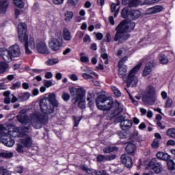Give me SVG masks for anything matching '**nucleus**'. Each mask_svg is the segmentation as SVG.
<instances>
[{
  "mask_svg": "<svg viewBox=\"0 0 175 175\" xmlns=\"http://www.w3.org/2000/svg\"><path fill=\"white\" fill-rule=\"evenodd\" d=\"M16 119L23 125H27L30 122L35 129H40L43 125L49 122V116L40 112H34L30 114V117L28 115H17Z\"/></svg>",
  "mask_w": 175,
  "mask_h": 175,
  "instance_id": "obj_1",
  "label": "nucleus"
},
{
  "mask_svg": "<svg viewBox=\"0 0 175 175\" xmlns=\"http://www.w3.org/2000/svg\"><path fill=\"white\" fill-rule=\"evenodd\" d=\"M136 27V23L133 21H128L124 20L122 21L116 27V33L114 36V42H118V40H122V42H125L131 38V35L124 34L128 32H132Z\"/></svg>",
  "mask_w": 175,
  "mask_h": 175,
  "instance_id": "obj_2",
  "label": "nucleus"
},
{
  "mask_svg": "<svg viewBox=\"0 0 175 175\" xmlns=\"http://www.w3.org/2000/svg\"><path fill=\"white\" fill-rule=\"evenodd\" d=\"M18 34L19 40L25 44L26 54H32L31 50H35L36 44L33 38H30L28 41V35L27 34V25L24 23H21L18 25ZM31 50L29 49V48Z\"/></svg>",
  "mask_w": 175,
  "mask_h": 175,
  "instance_id": "obj_3",
  "label": "nucleus"
},
{
  "mask_svg": "<svg viewBox=\"0 0 175 175\" xmlns=\"http://www.w3.org/2000/svg\"><path fill=\"white\" fill-rule=\"evenodd\" d=\"M0 142L7 147H13L16 143L12 137H16V131H9L3 124H0Z\"/></svg>",
  "mask_w": 175,
  "mask_h": 175,
  "instance_id": "obj_4",
  "label": "nucleus"
},
{
  "mask_svg": "<svg viewBox=\"0 0 175 175\" xmlns=\"http://www.w3.org/2000/svg\"><path fill=\"white\" fill-rule=\"evenodd\" d=\"M142 63L138 64L135 67H134L131 71L129 75L127 77V87H137V83H139V79H137V77L135 76L136 73L139 72V70L140 68H142Z\"/></svg>",
  "mask_w": 175,
  "mask_h": 175,
  "instance_id": "obj_5",
  "label": "nucleus"
},
{
  "mask_svg": "<svg viewBox=\"0 0 175 175\" xmlns=\"http://www.w3.org/2000/svg\"><path fill=\"white\" fill-rule=\"evenodd\" d=\"M155 88L152 85H149L146 88V90L142 97L144 103H155Z\"/></svg>",
  "mask_w": 175,
  "mask_h": 175,
  "instance_id": "obj_6",
  "label": "nucleus"
},
{
  "mask_svg": "<svg viewBox=\"0 0 175 175\" xmlns=\"http://www.w3.org/2000/svg\"><path fill=\"white\" fill-rule=\"evenodd\" d=\"M40 107L42 113L53 114L55 107L47 99V97H44L40 100Z\"/></svg>",
  "mask_w": 175,
  "mask_h": 175,
  "instance_id": "obj_7",
  "label": "nucleus"
},
{
  "mask_svg": "<svg viewBox=\"0 0 175 175\" xmlns=\"http://www.w3.org/2000/svg\"><path fill=\"white\" fill-rule=\"evenodd\" d=\"M71 96H75V103H77L78 100H83L85 97V93L87 92L83 87L76 88L71 87L69 88Z\"/></svg>",
  "mask_w": 175,
  "mask_h": 175,
  "instance_id": "obj_8",
  "label": "nucleus"
},
{
  "mask_svg": "<svg viewBox=\"0 0 175 175\" xmlns=\"http://www.w3.org/2000/svg\"><path fill=\"white\" fill-rule=\"evenodd\" d=\"M146 169L150 170L151 173H156V174H159L162 172V165H161V163H159L157 159H152L148 163Z\"/></svg>",
  "mask_w": 175,
  "mask_h": 175,
  "instance_id": "obj_9",
  "label": "nucleus"
},
{
  "mask_svg": "<svg viewBox=\"0 0 175 175\" xmlns=\"http://www.w3.org/2000/svg\"><path fill=\"white\" fill-rule=\"evenodd\" d=\"M49 45L53 51H58L64 46V40L62 38H51L49 42Z\"/></svg>",
  "mask_w": 175,
  "mask_h": 175,
  "instance_id": "obj_10",
  "label": "nucleus"
},
{
  "mask_svg": "<svg viewBox=\"0 0 175 175\" xmlns=\"http://www.w3.org/2000/svg\"><path fill=\"white\" fill-rule=\"evenodd\" d=\"M19 136L21 137H23L20 139V142L23 144L25 147L27 148H29V147H32V144H33V142L32 141V138L28 135V134L26 133H20Z\"/></svg>",
  "mask_w": 175,
  "mask_h": 175,
  "instance_id": "obj_11",
  "label": "nucleus"
},
{
  "mask_svg": "<svg viewBox=\"0 0 175 175\" xmlns=\"http://www.w3.org/2000/svg\"><path fill=\"white\" fill-rule=\"evenodd\" d=\"M125 61H128V57L126 56L120 59L118 63L119 76L123 78L126 76V72H128V68L126 66H124Z\"/></svg>",
  "mask_w": 175,
  "mask_h": 175,
  "instance_id": "obj_12",
  "label": "nucleus"
},
{
  "mask_svg": "<svg viewBox=\"0 0 175 175\" xmlns=\"http://www.w3.org/2000/svg\"><path fill=\"white\" fill-rule=\"evenodd\" d=\"M36 49L40 54H49L50 53L47 45H46V43L42 40L37 41Z\"/></svg>",
  "mask_w": 175,
  "mask_h": 175,
  "instance_id": "obj_13",
  "label": "nucleus"
},
{
  "mask_svg": "<svg viewBox=\"0 0 175 175\" xmlns=\"http://www.w3.org/2000/svg\"><path fill=\"white\" fill-rule=\"evenodd\" d=\"M0 56L4 61H5V62H12V60L13 59V57L12 56L10 49L8 50L6 49L1 48Z\"/></svg>",
  "mask_w": 175,
  "mask_h": 175,
  "instance_id": "obj_14",
  "label": "nucleus"
},
{
  "mask_svg": "<svg viewBox=\"0 0 175 175\" xmlns=\"http://www.w3.org/2000/svg\"><path fill=\"white\" fill-rule=\"evenodd\" d=\"M9 50L12 58H18L19 57H21V49H20V46L17 44L12 45L9 48Z\"/></svg>",
  "mask_w": 175,
  "mask_h": 175,
  "instance_id": "obj_15",
  "label": "nucleus"
},
{
  "mask_svg": "<svg viewBox=\"0 0 175 175\" xmlns=\"http://www.w3.org/2000/svg\"><path fill=\"white\" fill-rule=\"evenodd\" d=\"M107 100H109V98L105 95H98V97L96 98V104L98 109L99 110L102 107V106H103L105 103L107 102Z\"/></svg>",
  "mask_w": 175,
  "mask_h": 175,
  "instance_id": "obj_16",
  "label": "nucleus"
},
{
  "mask_svg": "<svg viewBox=\"0 0 175 175\" xmlns=\"http://www.w3.org/2000/svg\"><path fill=\"white\" fill-rule=\"evenodd\" d=\"M10 1L9 0H0V14H5L8 12V8Z\"/></svg>",
  "mask_w": 175,
  "mask_h": 175,
  "instance_id": "obj_17",
  "label": "nucleus"
},
{
  "mask_svg": "<svg viewBox=\"0 0 175 175\" xmlns=\"http://www.w3.org/2000/svg\"><path fill=\"white\" fill-rule=\"evenodd\" d=\"M121 159L122 163L126 166V167H132L133 162L132 159L128 157L126 154H122L121 156Z\"/></svg>",
  "mask_w": 175,
  "mask_h": 175,
  "instance_id": "obj_18",
  "label": "nucleus"
},
{
  "mask_svg": "<svg viewBox=\"0 0 175 175\" xmlns=\"http://www.w3.org/2000/svg\"><path fill=\"white\" fill-rule=\"evenodd\" d=\"M126 151L129 155L133 157V155H135V152H136V145L132 142H129L126 147Z\"/></svg>",
  "mask_w": 175,
  "mask_h": 175,
  "instance_id": "obj_19",
  "label": "nucleus"
},
{
  "mask_svg": "<svg viewBox=\"0 0 175 175\" xmlns=\"http://www.w3.org/2000/svg\"><path fill=\"white\" fill-rule=\"evenodd\" d=\"M154 66V62H148L143 71V76H148L152 72V68Z\"/></svg>",
  "mask_w": 175,
  "mask_h": 175,
  "instance_id": "obj_20",
  "label": "nucleus"
},
{
  "mask_svg": "<svg viewBox=\"0 0 175 175\" xmlns=\"http://www.w3.org/2000/svg\"><path fill=\"white\" fill-rule=\"evenodd\" d=\"M62 38L65 42H70L73 36L68 28H64L62 31Z\"/></svg>",
  "mask_w": 175,
  "mask_h": 175,
  "instance_id": "obj_21",
  "label": "nucleus"
},
{
  "mask_svg": "<svg viewBox=\"0 0 175 175\" xmlns=\"http://www.w3.org/2000/svg\"><path fill=\"white\" fill-rule=\"evenodd\" d=\"M133 124L132 120L126 119L125 120L121 122L120 128H122L123 131H128V129H131V128H132Z\"/></svg>",
  "mask_w": 175,
  "mask_h": 175,
  "instance_id": "obj_22",
  "label": "nucleus"
},
{
  "mask_svg": "<svg viewBox=\"0 0 175 175\" xmlns=\"http://www.w3.org/2000/svg\"><path fill=\"white\" fill-rule=\"evenodd\" d=\"M163 10V7L162 5H156L148 8L147 10L148 14H155V13H160Z\"/></svg>",
  "mask_w": 175,
  "mask_h": 175,
  "instance_id": "obj_23",
  "label": "nucleus"
},
{
  "mask_svg": "<svg viewBox=\"0 0 175 175\" xmlns=\"http://www.w3.org/2000/svg\"><path fill=\"white\" fill-rule=\"evenodd\" d=\"M46 99L49 100L51 103H52L53 106L55 107H58L59 106V103H58V100H57V98L55 97V94L52 93L46 97Z\"/></svg>",
  "mask_w": 175,
  "mask_h": 175,
  "instance_id": "obj_24",
  "label": "nucleus"
},
{
  "mask_svg": "<svg viewBox=\"0 0 175 175\" xmlns=\"http://www.w3.org/2000/svg\"><path fill=\"white\" fill-rule=\"evenodd\" d=\"M106 102L107 104H104L103 105H102L99 110H102L103 111H109V110H111V109H113V100H108Z\"/></svg>",
  "mask_w": 175,
  "mask_h": 175,
  "instance_id": "obj_25",
  "label": "nucleus"
},
{
  "mask_svg": "<svg viewBox=\"0 0 175 175\" xmlns=\"http://www.w3.org/2000/svg\"><path fill=\"white\" fill-rule=\"evenodd\" d=\"M156 157L157 159H160V161H169L170 158H172L170 155L167 153H164L163 152H157Z\"/></svg>",
  "mask_w": 175,
  "mask_h": 175,
  "instance_id": "obj_26",
  "label": "nucleus"
},
{
  "mask_svg": "<svg viewBox=\"0 0 175 175\" xmlns=\"http://www.w3.org/2000/svg\"><path fill=\"white\" fill-rule=\"evenodd\" d=\"M17 96H18V99L21 102H25V100H28V99H29L31 94L28 92L19 93L18 94Z\"/></svg>",
  "mask_w": 175,
  "mask_h": 175,
  "instance_id": "obj_27",
  "label": "nucleus"
},
{
  "mask_svg": "<svg viewBox=\"0 0 175 175\" xmlns=\"http://www.w3.org/2000/svg\"><path fill=\"white\" fill-rule=\"evenodd\" d=\"M130 16L133 20H135L139 18V17L142 16V12H140L139 10H133L130 12Z\"/></svg>",
  "mask_w": 175,
  "mask_h": 175,
  "instance_id": "obj_28",
  "label": "nucleus"
},
{
  "mask_svg": "<svg viewBox=\"0 0 175 175\" xmlns=\"http://www.w3.org/2000/svg\"><path fill=\"white\" fill-rule=\"evenodd\" d=\"M8 68L9 64H8L6 62H0V75L5 73V72L8 70Z\"/></svg>",
  "mask_w": 175,
  "mask_h": 175,
  "instance_id": "obj_29",
  "label": "nucleus"
},
{
  "mask_svg": "<svg viewBox=\"0 0 175 175\" xmlns=\"http://www.w3.org/2000/svg\"><path fill=\"white\" fill-rule=\"evenodd\" d=\"M59 62V60L58 59L52 58L49 59L46 62V65L48 66H53V65H55V64H58Z\"/></svg>",
  "mask_w": 175,
  "mask_h": 175,
  "instance_id": "obj_30",
  "label": "nucleus"
},
{
  "mask_svg": "<svg viewBox=\"0 0 175 175\" xmlns=\"http://www.w3.org/2000/svg\"><path fill=\"white\" fill-rule=\"evenodd\" d=\"M118 150V148L114 146H107L103 149V152L105 154H110V152H113V151H116Z\"/></svg>",
  "mask_w": 175,
  "mask_h": 175,
  "instance_id": "obj_31",
  "label": "nucleus"
},
{
  "mask_svg": "<svg viewBox=\"0 0 175 175\" xmlns=\"http://www.w3.org/2000/svg\"><path fill=\"white\" fill-rule=\"evenodd\" d=\"M66 21H70L73 18V12L72 11H66L64 14Z\"/></svg>",
  "mask_w": 175,
  "mask_h": 175,
  "instance_id": "obj_32",
  "label": "nucleus"
},
{
  "mask_svg": "<svg viewBox=\"0 0 175 175\" xmlns=\"http://www.w3.org/2000/svg\"><path fill=\"white\" fill-rule=\"evenodd\" d=\"M167 136L172 137V139H175V129L171 128L169 129L166 132Z\"/></svg>",
  "mask_w": 175,
  "mask_h": 175,
  "instance_id": "obj_33",
  "label": "nucleus"
},
{
  "mask_svg": "<svg viewBox=\"0 0 175 175\" xmlns=\"http://www.w3.org/2000/svg\"><path fill=\"white\" fill-rule=\"evenodd\" d=\"M14 3L15 6L19 8V9H23L25 5L23 0H14Z\"/></svg>",
  "mask_w": 175,
  "mask_h": 175,
  "instance_id": "obj_34",
  "label": "nucleus"
},
{
  "mask_svg": "<svg viewBox=\"0 0 175 175\" xmlns=\"http://www.w3.org/2000/svg\"><path fill=\"white\" fill-rule=\"evenodd\" d=\"M159 61L163 65H166L167 62H169V59H167V56L165 55H161L159 57Z\"/></svg>",
  "mask_w": 175,
  "mask_h": 175,
  "instance_id": "obj_35",
  "label": "nucleus"
},
{
  "mask_svg": "<svg viewBox=\"0 0 175 175\" xmlns=\"http://www.w3.org/2000/svg\"><path fill=\"white\" fill-rule=\"evenodd\" d=\"M122 17L123 18H126V17L129 16V14H131V12H129V10L128 8H125L122 10Z\"/></svg>",
  "mask_w": 175,
  "mask_h": 175,
  "instance_id": "obj_36",
  "label": "nucleus"
},
{
  "mask_svg": "<svg viewBox=\"0 0 175 175\" xmlns=\"http://www.w3.org/2000/svg\"><path fill=\"white\" fill-rule=\"evenodd\" d=\"M111 88L114 95L116 96L117 98H120V96H121V91H120V90H118V88H117V87L111 86Z\"/></svg>",
  "mask_w": 175,
  "mask_h": 175,
  "instance_id": "obj_37",
  "label": "nucleus"
},
{
  "mask_svg": "<svg viewBox=\"0 0 175 175\" xmlns=\"http://www.w3.org/2000/svg\"><path fill=\"white\" fill-rule=\"evenodd\" d=\"M167 165L169 170H175V163L173 160H169Z\"/></svg>",
  "mask_w": 175,
  "mask_h": 175,
  "instance_id": "obj_38",
  "label": "nucleus"
},
{
  "mask_svg": "<svg viewBox=\"0 0 175 175\" xmlns=\"http://www.w3.org/2000/svg\"><path fill=\"white\" fill-rule=\"evenodd\" d=\"M25 146H24V144H23L21 142L17 144V147H16V151H17V152H19V153H23V152H24V148H25Z\"/></svg>",
  "mask_w": 175,
  "mask_h": 175,
  "instance_id": "obj_39",
  "label": "nucleus"
},
{
  "mask_svg": "<svg viewBox=\"0 0 175 175\" xmlns=\"http://www.w3.org/2000/svg\"><path fill=\"white\" fill-rule=\"evenodd\" d=\"M13 157L12 152H1L0 157L1 158H12Z\"/></svg>",
  "mask_w": 175,
  "mask_h": 175,
  "instance_id": "obj_40",
  "label": "nucleus"
},
{
  "mask_svg": "<svg viewBox=\"0 0 175 175\" xmlns=\"http://www.w3.org/2000/svg\"><path fill=\"white\" fill-rule=\"evenodd\" d=\"M55 85V82L54 81V80H49L44 81V86L46 87V88H49V87Z\"/></svg>",
  "mask_w": 175,
  "mask_h": 175,
  "instance_id": "obj_41",
  "label": "nucleus"
},
{
  "mask_svg": "<svg viewBox=\"0 0 175 175\" xmlns=\"http://www.w3.org/2000/svg\"><path fill=\"white\" fill-rule=\"evenodd\" d=\"M30 126H27L25 127H21L19 128L18 131H19V135L20 133H23V132H26L27 133H28V132H29L30 131Z\"/></svg>",
  "mask_w": 175,
  "mask_h": 175,
  "instance_id": "obj_42",
  "label": "nucleus"
},
{
  "mask_svg": "<svg viewBox=\"0 0 175 175\" xmlns=\"http://www.w3.org/2000/svg\"><path fill=\"white\" fill-rule=\"evenodd\" d=\"M21 88V81H18L16 83L12 84L11 90H17V88Z\"/></svg>",
  "mask_w": 175,
  "mask_h": 175,
  "instance_id": "obj_43",
  "label": "nucleus"
},
{
  "mask_svg": "<svg viewBox=\"0 0 175 175\" xmlns=\"http://www.w3.org/2000/svg\"><path fill=\"white\" fill-rule=\"evenodd\" d=\"M161 0H144V5H154V3H157Z\"/></svg>",
  "mask_w": 175,
  "mask_h": 175,
  "instance_id": "obj_44",
  "label": "nucleus"
},
{
  "mask_svg": "<svg viewBox=\"0 0 175 175\" xmlns=\"http://www.w3.org/2000/svg\"><path fill=\"white\" fill-rule=\"evenodd\" d=\"M83 72H87L88 73H90V75H92L93 76H95L96 77H98V74L96 72L92 71L91 68L87 67L86 69L83 70Z\"/></svg>",
  "mask_w": 175,
  "mask_h": 175,
  "instance_id": "obj_45",
  "label": "nucleus"
},
{
  "mask_svg": "<svg viewBox=\"0 0 175 175\" xmlns=\"http://www.w3.org/2000/svg\"><path fill=\"white\" fill-rule=\"evenodd\" d=\"M139 6V0H132L130 1L129 8H136Z\"/></svg>",
  "mask_w": 175,
  "mask_h": 175,
  "instance_id": "obj_46",
  "label": "nucleus"
},
{
  "mask_svg": "<svg viewBox=\"0 0 175 175\" xmlns=\"http://www.w3.org/2000/svg\"><path fill=\"white\" fill-rule=\"evenodd\" d=\"M62 98L65 102H68V100L70 99V95H69L67 92H63Z\"/></svg>",
  "mask_w": 175,
  "mask_h": 175,
  "instance_id": "obj_47",
  "label": "nucleus"
},
{
  "mask_svg": "<svg viewBox=\"0 0 175 175\" xmlns=\"http://www.w3.org/2000/svg\"><path fill=\"white\" fill-rule=\"evenodd\" d=\"M152 147L153 148H158L159 147V139H154L152 143Z\"/></svg>",
  "mask_w": 175,
  "mask_h": 175,
  "instance_id": "obj_48",
  "label": "nucleus"
},
{
  "mask_svg": "<svg viewBox=\"0 0 175 175\" xmlns=\"http://www.w3.org/2000/svg\"><path fill=\"white\" fill-rule=\"evenodd\" d=\"M172 105H173V100H172V98L168 97L165 103V108L170 107Z\"/></svg>",
  "mask_w": 175,
  "mask_h": 175,
  "instance_id": "obj_49",
  "label": "nucleus"
},
{
  "mask_svg": "<svg viewBox=\"0 0 175 175\" xmlns=\"http://www.w3.org/2000/svg\"><path fill=\"white\" fill-rule=\"evenodd\" d=\"M93 75L91 74H87V73H83L82 74V77H83V79H85V80H90L91 79H94V77H92Z\"/></svg>",
  "mask_w": 175,
  "mask_h": 175,
  "instance_id": "obj_50",
  "label": "nucleus"
},
{
  "mask_svg": "<svg viewBox=\"0 0 175 175\" xmlns=\"http://www.w3.org/2000/svg\"><path fill=\"white\" fill-rule=\"evenodd\" d=\"M79 102L78 103V106L80 109H85V101L83 100H79Z\"/></svg>",
  "mask_w": 175,
  "mask_h": 175,
  "instance_id": "obj_51",
  "label": "nucleus"
},
{
  "mask_svg": "<svg viewBox=\"0 0 175 175\" xmlns=\"http://www.w3.org/2000/svg\"><path fill=\"white\" fill-rule=\"evenodd\" d=\"M0 174L2 175H10L9 170L4 169L3 167H0Z\"/></svg>",
  "mask_w": 175,
  "mask_h": 175,
  "instance_id": "obj_52",
  "label": "nucleus"
},
{
  "mask_svg": "<svg viewBox=\"0 0 175 175\" xmlns=\"http://www.w3.org/2000/svg\"><path fill=\"white\" fill-rule=\"evenodd\" d=\"M97 161L98 162H103L104 161H106V156L103 154H99L97 157Z\"/></svg>",
  "mask_w": 175,
  "mask_h": 175,
  "instance_id": "obj_53",
  "label": "nucleus"
},
{
  "mask_svg": "<svg viewBox=\"0 0 175 175\" xmlns=\"http://www.w3.org/2000/svg\"><path fill=\"white\" fill-rule=\"evenodd\" d=\"M118 135L120 139H126V133L122 131H118Z\"/></svg>",
  "mask_w": 175,
  "mask_h": 175,
  "instance_id": "obj_54",
  "label": "nucleus"
},
{
  "mask_svg": "<svg viewBox=\"0 0 175 175\" xmlns=\"http://www.w3.org/2000/svg\"><path fill=\"white\" fill-rule=\"evenodd\" d=\"M126 120V119H125V116H118L116 118V121L117 122H120V124H121V122H122V121H125Z\"/></svg>",
  "mask_w": 175,
  "mask_h": 175,
  "instance_id": "obj_55",
  "label": "nucleus"
},
{
  "mask_svg": "<svg viewBox=\"0 0 175 175\" xmlns=\"http://www.w3.org/2000/svg\"><path fill=\"white\" fill-rule=\"evenodd\" d=\"M68 2L71 6H76L79 3V0H68Z\"/></svg>",
  "mask_w": 175,
  "mask_h": 175,
  "instance_id": "obj_56",
  "label": "nucleus"
},
{
  "mask_svg": "<svg viewBox=\"0 0 175 175\" xmlns=\"http://www.w3.org/2000/svg\"><path fill=\"white\" fill-rule=\"evenodd\" d=\"M87 100L89 102V105H92V93H88Z\"/></svg>",
  "mask_w": 175,
  "mask_h": 175,
  "instance_id": "obj_57",
  "label": "nucleus"
},
{
  "mask_svg": "<svg viewBox=\"0 0 175 175\" xmlns=\"http://www.w3.org/2000/svg\"><path fill=\"white\" fill-rule=\"evenodd\" d=\"M83 42L85 43H87V42H89V43L91 42V38L90 37V36H88V34H85L84 38H83Z\"/></svg>",
  "mask_w": 175,
  "mask_h": 175,
  "instance_id": "obj_58",
  "label": "nucleus"
},
{
  "mask_svg": "<svg viewBox=\"0 0 175 175\" xmlns=\"http://www.w3.org/2000/svg\"><path fill=\"white\" fill-rule=\"evenodd\" d=\"M76 36H77V38H79V39H83V38L84 36V33L83 31H78L76 33Z\"/></svg>",
  "mask_w": 175,
  "mask_h": 175,
  "instance_id": "obj_59",
  "label": "nucleus"
},
{
  "mask_svg": "<svg viewBox=\"0 0 175 175\" xmlns=\"http://www.w3.org/2000/svg\"><path fill=\"white\" fill-rule=\"evenodd\" d=\"M55 35L56 39H58L59 38H62L61 36L62 35V31H61V30H57L55 31Z\"/></svg>",
  "mask_w": 175,
  "mask_h": 175,
  "instance_id": "obj_60",
  "label": "nucleus"
},
{
  "mask_svg": "<svg viewBox=\"0 0 175 175\" xmlns=\"http://www.w3.org/2000/svg\"><path fill=\"white\" fill-rule=\"evenodd\" d=\"M116 159V154L106 156V161H113Z\"/></svg>",
  "mask_w": 175,
  "mask_h": 175,
  "instance_id": "obj_61",
  "label": "nucleus"
},
{
  "mask_svg": "<svg viewBox=\"0 0 175 175\" xmlns=\"http://www.w3.org/2000/svg\"><path fill=\"white\" fill-rule=\"evenodd\" d=\"M81 62H84V63L90 62V59L87 56H82L81 57Z\"/></svg>",
  "mask_w": 175,
  "mask_h": 175,
  "instance_id": "obj_62",
  "label": "nucleus"
},
{
  "mask_svg": "<svg viewBox=\"0 0 175 175\" xmlns=\"http://www.w3.org/2000/svg\"><path fill=\"white\" fill-rule=\"evenodd\" d=\"M64 0H53L54 5H62Z\"/></svg>",
  "mask_w": 175,
  "mask_h": 175,
  "instance_id": "obj_63",
  "label": "nucleus"
},
{
  "mask_svg": "<svg viewBox=\"0 0 175 175\" xmlns=\"http://www.w3.org/2000/svg\"><path fill=\"white\" fill-rule=\"evenodd\" d=\"M94 174L95 175H107V172H106V171H103V172H100V171H95L94 172Z\"/></svg>",
  "mask_w": 175,
  "mask_h": 175,
  "instance_id": "obj_64",
  "label": "nucleus"
}]
</instances>
